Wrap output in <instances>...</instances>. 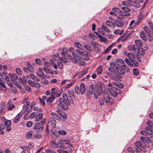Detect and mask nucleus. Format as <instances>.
Returning a JSON list of instances; mask_svg holds the SVG:
<instances>
[{
  "instance_id": "nucleus-55",
  "label": "nucleus",
  "mask_w": 153,
  "mask_h": 153,
  "mask_svg": "<svg viewBox=\"0 0 153 153\" xmlns=\"http://www.w3.org/2000/svg\"><path fill=\"white\" fill-rule=\"evenodd\" d=\"M59 60L62 62L63 63L65 64L67 63L68 60L65 58L61 57L59 58Z\"/></svg>"
},
{
  "instance_id": "nucleus-51",
  "label": "nucleus",
  "mask_w": 153,
  "mask_h": 153,
  "mask_svg": "<svg viewBox=\"0 0 153 153\" xmlns=\"http://www.w3.org/2000/svg\"><path fill=\"white\" fill-rule=\"evenodd\" d=\"M122 69L124 71H126V72H129L130 71V68L128 67L125 64L121 66Z\"/></svg>"
},
{
  "instance_id": "nucleus-48",
  "label": "nucleus",
  "mask_w": 153,
  "mask_h": 153,
  "mask_svg": "<svg viewBox=\"0 0 153 153\" xmlns=\"http://www.w3.org/2000/svg\"><path fill=\"white\" fill-rule=\"evenodd\" d=\"M131 6H133L134 7H140V4L136 2H134L133 1H132L131 3Z\"/></svg>"
},
{
  "instance_id": "nucleus-23",
  "label": "nucleus",
  "mask_w": 153,
  "mask_h": 153,
  "mask_svg": "<svg viewBox=\"0 0 153 153\" xmlns=\"http://www.w3.org/2000/svg\"><path fill=\"white\" fill-rule=\"evenodd\" d=\"M87 53L86 51H84L83 54L81 55L80 58L85 60H89V58L87 56Z\"/></svg>"
},
{
  "instance_id": "nucleus-17",
  "label": "nucleus",
  "mask_w": 153,
  "mask_h": 153,
  "mask_svg": "<svg viewBox=\"0 0 153 153\" xmlns=\"http://www.w3.org/2000/svg\"><path fill=\"white\" fill-rule=\"evenodd\" d=\"M72 140V138H70L68 139H62L59 140V142H61L62 143H64L66 145H69L71 147H73V145L70 143Z\"/></svg>"
},
{
  "instance_id": "nucleus-28",
  "label": "nucleus",
  "mask_w": 153,
  "mask_h": 153,
  "mask_svg": "<svg viewBox=\"0 0 153 153\" xmlns=\"http://www.w3.org/2000/svg\"><path fill=\"white\" fill-rule=\"evenodd\" d=\"M26 78L24 76H22V78L19 77V82L22 84H25L26 83Z\"/></svg>"
},
{
  "instance_id": "nucleus-34",
  "label": "nucleus",
  "mask_w": 153,
  "mask_h": 153,
  "mask_svg": "<svg viewBox=\"0 0 153 153\" xmlns=\"http://www.w3.org/2000/svg\"><path fill=\"white\" fill-rule=\"evenodd\" d=\"M144 144V143L143 142H141L140 141H137L135 143L134 145H135V147L137 146H140L142 147L143 146Z\"/></svg>"
},
{
  "instance_id": "nucleus-50",
  "label": "nucleus",
  "mask_w": 153,
  "mask_h": 153,
  "mask_svg": "<svg viewBox=\"0 0 153 153\" xmlns=\"http://www.w3.org/2000/svg\"><path fill=\"white\" fill-rule=\"evenodd\" d=\"M143 29L146 33L149 35H150L151 30L150 29L147 27L145 26L144 27Z\"/></svg>"
},
{
  "instance_id": "nucleus-4",
  "label": "nucleus",
  "mask_w": 153,
  "mask_h": 153,
  "mask_svg": "<svg viewBox=\"0 0 153 153\" xmlns=\"http://www.w3.org/2000/svg\"><path fill=\"white\" fill-rule=\"evenodd\" d=\"M62 97L64 100L65 101L68 105H69L71 103H73V101L71 97V94L67 95L66 93H64L63 94Z\"/></svg>"
},
{
  "instance_id": "nucleus-62",
  "label": "nucleus",
  "mask_w": 153,
  "mask_h": 153,
  "mask_svg": "<svg viewBox=\"0 0 153 153\" xmlns=\"http://www.w3.org/2000/svg\"><path fill=\"white\" fill-rule=\"evenodd\" d=\"M36 75L40 77L41 78L43 79L45 78L46 77L44 73H42L41 74H39V73L36 74Z\"/></svg>"
},
{
  "instance_id": "nucleus-1",
  "label": "nucleus",
  "mask_w": 153,
  "mask_h": 153,
  "mask_svg": "<svg viewBox=\"0 0 153 153\" xmlns=\"http://www.w3.org/2000/svg\"><path fill=\"white\" fill-rule=\"evenodd\" d=\"M75 93L77 94H83L85 92V85L82 83L80 86L77 85L75 86L74 88Z\"/></svg>"
},
{
  "instance_id": "nucleus-43",
  "label": "nucleus",
  "mask_w": 153,
  "mask_h": 153,
  "mask_svg": "<svg viewBox=\"0 0 153 153\" xmlns=\"http://www.w3.org/2000/svg\"><path fill=\"white\" fill-rule=\"evenodd\" d=\"M75 46L77 48L81 50H83V47L82 45L78 42H75Z\"/></svg>"
},
{
  "instance_id": "nucleus-2",
  "label": "nucleus",
  "mask_w": 153,
  "mask_h": 153,
  "mask_svg": "<svg viewBox=\"0 0 153 153\" xmlns=\"http://www.w3.org/2000/svg\"><path fill=\"white\" fill-rule=\"evenodd\" d=\"M50 145L53 147L58 148H64L65 147V145L62 143L61 142H56L55 140L51 141L50 143Z\"/></svg>"
},
{
  "instance_id": "nucleus-20",
  "label": "nucleus",
  "mask_w": 153,
  "mask_h": 153,
  "mask_svg": "<svg viewBox=\"0 0 153 153\" xmlns=\"http://www.w3.org/2000/svg\"><path fill=\"white\" fill-rule=\"evenodd\" d=\"M120 84V83L119 82H116L114 81L112 82V83H109L108 84V85L110 87L112 88H113L114 89H115V90L117 91L119 90V89L116 88L114 86V85H115L116 86L118 87L119 85V84Z\"/></svg>"
},
{
  "instance_id": "nucleus-46",
  "label": "nucleus",
  "mask_w": 153,
  "mask_h": 153,
  "mask_svg": "<svg viewBox=\"0 0 153 153\" xmlns=\"http://www.w3.org/2000/svg\"><path fill=\"white\" fill-rule=\"evenodd\" d=\"M140 36L141 38L144 40H146V34L144 31H141L140 32Z\"/></svg>"
},
{
  "instance_id": "nucleus-35",
  "label": "nucleus",
  "mask_w": 153,
  "mask_h": 153,
  "mask_svg": "<svg viewBox=\"0 0 153 153\" xmlns=\"http://www.w3.org/2000/svg\"><path fill=\"white\" fill-rule=\"evenodd\" d=\"M117 62L118 65L121 66H122L123 65L125 64L123 60L121 59H118L117 60Z\"/></svg>"
},
{
  "instance_id": "nucleus-6",
  "label": "nucleus",
  "mask_w": 153,
  "mask_h": 153,
  "mask_svg": "<svg viewBox=\"0 0 153 153\" xmlns=\"http://www.w3.org/2000/svg\"><path fill=\"white\" fill-rule=\"evenodd\" d=\"M30 103V102H27V104H24L23 106V109L24 111V114L26 115L30 113L32 110L31 108L28 106Z\"/></svg>"
},
{
  "instance_id": "nucleus-8",
  "label": "nucleus",
  "mask_w": 153,
  "mask_h": 153,
  "mask_svg": "<svg viewBox=\"0 0 153 153\" xmlns=\"http://www.w3.org/2000/svg\"><path fill=\"white\" fill-rule=\"evenodd\" d=\"M124 61L129 66L137 67L139 65V63L133 59L132 60H129L127 58H126Z\"/></svg>"
},
{
  "instance_id": "nucleus-14",
  "label": "nucleus",
  "mask_w": 153,
  "mask_h": 153,
  "mask_svg": "<svg viewBox=\"0 0 153 153\" xmlns=\"http://www.w3.org/2000/svg\"><path fill=\"white\" fill-rule=\"evenodd\" d=\"M28 82L29 85L31 87H35L37 88H39L41 86L40 84L37 82H34L30 80H28Z\"/></svg>"
},
{
  "instance_id": "nucleus-44",
  "label": "nucleus",
  "mask_w": 153,
  "mask_h": 153,
  "mask_svg": "<svg viewBox=\"0 0 153 153\" xmlns=\"http://www.w3.org/2000/svg\"><path fill=\"white\" fill-rule=\"evenodd\" d=\"M101 28L106 33H110V30L105 26L104 25H102L101 27Z\"/></svg>"
},
{
  "instance_id": "nucleus-15",
  "label": "nucleus",
  "mask_w": 153,
  "mask_h": 153,
  "mask_svg": "<svg viewBox=\"0 0 153 153\" xmlns=\"http://www.w3.org/2000/svg\"><path fill=\"white\" fill-rule=\"evenodd\" d=\"M143 46L141 47L137 46L135 52L141 55H143L145 53V51L143 49Z\"/></svg>"
},
{
  "instance_id": "nucleus-24",
  "label": "nucleus",
  "mask_w": 153,
  "mask_h": 153,
  "mask_svg": "<svg viewBox=\"0 0 153 153\" xmlns=\"http://www.w3.org/2000/svg\"><path fill=\"white\" fill-rule=\"evenodd\" d=\"M1 91L5 93L7 90L6 88V86L4 85V83L1 82L0 81V91Z\"/></svg>"
},
{
  "instance_id": "nucleus-58",
  "label": "nucleus",
  "mask_w": 153,
  "mask_h": 153,
  "mask_svg": "<svg viewBox=\"0 0 153 153\" xmlns=\"http://www.w3.org/2000/svg\"><path fill=\"white\" fill-rule=\"evenodd\" d=\"M122 4L125 6H128V7H130L131 6V3L129 2L126 1H123L122 2Z\"/></svg>"
},
{
  "instance_id": "nucleus-25",
  "label": "nucleus",
  "mask_w": 153,
  "mask_h": 153,
  "mask_svg": "<svg viewBox=\"0 0 153 153\" xmlns=\"http://www.w3.org/2000/svg\"><path fill=\"white\" fill-rule=\"evenodd\" d=\"M114 90V89H113L112 88H110L108 89V90L112 95L113 97H115L117 96V92L116 91H117L116 90L115 91Z\"/></svg>"
},
{
  "instance_id": "nucleus-7",
  "label": "nucleus",
  "mask_w": 153,
  "mask_h": 153,
  "mask_svg": "<svg viewBox=\"0 0 153 153\" xmlns=\"http://www.w3.org/2000/svg\"><path fill=\"white\" fill-rule=\"evenodd\" d=\"M104 98L105 102L111 105L114 104V100L112 98L110 97L108 93L105 92L104 95Z\"/></svg>"
},
{
  "instance_id": "nucleus-52",
  "label": "nucleus",
  "mask_w": 153,
  "mask_h": 153,
  "mask_svg": "<svg viewBox=\"0 0 153 153\" xmlns=\"http://www.w3.org/2000/svg\"><path fill=\"white\" fill-rule=\"evenodd\" d=\"M33 134V132L32 131H29L27 133L26 135V137L27 138L29 139L31 137Z\"/></svg>"
},
{
  "instance_id": "nucleus-57",
  "label": "nucleus",
  "mask_w": 153,
  "mask_h": 153,
  "mask_svg": "<svg viewBox=\"0 0 153 153\" xmlns=\"http://www.w3.org/2000/svg\"><path fill=\"white\" fill-rule=\"evenodd\" d=\"M60 57L59 55L57 54H55L52 56V58L53 59L56 61L58 60L59 59V60Z\"/></svg>"
},
{
  "instance_id": "nucleus-31",
  "label": "nucleus",
  "mask_w": 153,
  "mask_h": 153,
  "mask_svg": "<svg viewBox=\"0 0 153 153\" xmlns=\"http://www.w3.org/2000/svg\"><path fill=\"white\" fill-rule=\"evenodd\" d=\"M57 112L61 117L63 118L64 119H66L67 118V115L64 112L60 111L59 110H57Z\"/></svg>"
},
{
  "instance_id": "nucleus-63",
  "label": "nucleus",
  "mask_w": 153,
  "mask_h": 153,
  "mask_svg": "<svg viewBox=\"0 0 153 153\" xmlns=\"http://www.w3.org/2000/svg\"><path fill=\"white\" fill-rule=\"evenodd\" d=\"M122 10L125 11V12H128L130 11V9L127 7H122Z\"/></svg>"
},
{
  "instance_id": "nucleus-37",
  "label": "nucleus",
  "mask_w": 153,
  "mask_h": 153,
  "mask_svg": "<svg viewBox=\"0 0 153 153\" xmlns=\"http://www.w3.org/2000/svg\"><path fill=\"white\" fill-rule=\"evenodd\" d=\"M115 24L116 25L119 27H122L124 25L123 22L118 20H116L115 21Z\"/></svg>"
},
{
  "instance_id": "nucleus-41",
  "label": "nucleus",
  "mask_w": 153,
  "mask_h": 153,
  "mask_svg": "<svg viewBox=\"0 0 153 153\" xmlns=\"http://www.w3.org/2000/svg\"><path fill=\"white\" fill-rule=\"evenodd\" d=\"M106 24L107 26L113 28L114 27L113 23L110 21L107 20L106 22Z\"/></svg>"
},
{
  "instance_id": "nucleus-54",
  "label": "nucleus",
  "mask_w": 153,
  "mask_h": 153,
  "mask_svg": "<svg viewBox=\"0 0 153 153\" xmlns=\"http://www.w3.org/2000/svg\"><path fill=\"white\" fill-rule=\"evenodd\" d=\"M136 46L134 45V46H132V45H129L128 46V49L131 51H133L135 52V50L136 49Z\"/></svg>"
},
{
  "instance_id": "nucleus-38",
  "label": "nucleus",
  "mask_w": 153,
  "mask_h": 153,
  "mask_svg": "<svg viewBox=\"0 0 153 153\" xmlns=\"http://www.w3.org/2000/svg\"><path fill=\"white\" fill-rule=\"evenodd\" d=\"M96 35L100 37V39L101 41L102 42H105L107 40V39L104 36H101L98 33H96Z\"/></svg>"
},
{
  "instance_id": "nucleus-59",
  "label": "nucleus",
  "mask_w": 153,
  "mask_h": 153,
  "mask_svg": "<svg viewBox=\"0 0 153 153\" xmlns=\"http://www.w3.org/2000/svg\"><path fill=\"white\" fill-rule=\"evenodd\" d=\"M98 31L99 33L103 35H104L105 34L104 31H103V30L101 28V27L98 28Z\"/></svg>"
},
{
  "instance_id": "nucleus-22",
  "label": "nucleus",
  "mask_w": 153,
  "mask_h": 153,
  "mask_svg": "<svg viewBox=\"0 0 153 153\" xmlns=\"http://www.w3.org/2000/svg\"><path fill=\"white\" fill-rule=\"evenodd\" d=\"M9 77H10L12 81L14 80H16L18 79V77L15 74H11L9 73L8 74Z\"/></svg>"
},
{
  "instance_id": "nucleus-12",
  "label": "nucleus",
  "mask_w": 153,
  "mask_h": 153,
  "mask_svg": "<svg viewBox=\"0 0 153 153\" xmlns=\"http://www.w3.org/2000/svg\"><path fill=\"white\" fill-rule=\"evenodd\" d=\"M72 55L73 56H72L71 60L73 63H77L79 59V56L76 53H72Z\"/></svg>"
},
{
  "instance_id": "nucleus-30",
  "label": "nucleus",
  "mask_w": 153,
  "mask_h": 153,
  "mask_svg": "<svg viewBox=\"0 0 153 153\" xmlns=\"http://www.w3.org/2000/svg\"><path fill=\"white\" fill-rule=\"evenodd\" d=\"M84 47L85 49L88 51H90V48L91 47L90 44L88 42L85 43H84Z\"/></svg>"
},
{
  "instance_id": "nucleus-42",
  "label": "nucleus",
  "mask_w": 153,
  "mask_h": 153,
  "mask_svg": "<svg viewBox=\"0 0 153 153\" xmlns=\"http://www.w3.org/2000/svg\"><path fill=\"white\" fill-rule=\"evenodd\" d=\"M97 74L98 75L100 74L102 71V67L99 66L97 70Z\"/></svg>"
},
{
  "instance_id": "nucleus-16",
  "label": "nucleus",
  "mask_w": 153,
  "mask_h": 153,
  "mask_svg": "<svg viewBox=\"0 0 153 153\" xmlns=\"http://www.w3.org/2000/svg\"><path fill=\"white\" fill-rule=\"evenodd\" d=\"M94 93L93 86L92 85H91L89 87L87 96L90 98L91 97V95H92Z\"/></svg>"
},
{
  "instance_id": "nucleus-60",
  "label": "nucleus",
  "mask_w": 153,
  "mask_h": 153,
  "mask_svg": "<svg viewBox=\"0 0 153 153\" xmlns=\"http://www.w3.org/2000/svg\"><path fill=\"white\" fill-rule=\"evenodd\" d=\"M112 10L114 12H116L117 13H119L121 11L119 8L116 7H114L112 9Z\"/></svg>"
},
{
  "instance_id": "nucleus-21",
  "label": "nucleus",
  "mask_w": 153,
  "mask_h": 153,
  "mask_svg": "<svg viewBox=\"0 0 153 153\" xmlns=\"http://www.w3.org/2000/svg\"><path fill=\"white\" fill-rule=\"evenodd\" d=\"M51 115L52 117L51 118H54L56 120L61 121V118L59 117V116L56 113L54 112H51Z\"/></svg>"
},
{
  "instance_id": "nucleus-45",
  "label": "nucleus",
  "mask_w": 153,
  "mask_h": 153,
  "mask_svg": "<svg viewBox=\"0 0 153 153\" xmlns=\"http://www.w3.org/2000/svg\"><path fill=\"white\" fill-rule=\"evenodd\" d=\"M127 56L129 59H130L129 60H132L135 58V56L132 54L131 53H127Z\"/></svg>"
},
{
  "instance_id": "nucleus-49",
  "label": "nucleus",
  "mask_w": 153,
  "mask_h": 153,
  "mask_svg": "<svg viewBox=\"0 0 153 153\" xmlns=\"http://www.w3.org/2000/svg\"><path fill=\"white\" fill-rule=\"evenodd\" d=\"M45 152H43L42 153H57L54 151L50 149H47L45 150Z\"/></svg>"
},
{
  "instance_id": "nucleus-32",
  "label": "nucleus",
  "mask_w": 153,
  "mask_h": 153,
  "mask_svg": "<svg viewBox=\"0 0 153 153\" xmlns=\"http://www.w3.org/2000/svg\"><path fill=\"white\" fill-rule=\"evenodd\" d=\"M50 97H49L46 100V102L48 103H49L53 102L55 99V96H53V95H50Z\"/></svg>"
},
{
  "instance_id": "nucleus-5",
  "label": "nucleus",
  "mask_w": 153,
  "mask_h": 153,
  "mask_svg": "<svg viewBox=\"0 0 153 153\" xmlns=\"http://www.w3.org/2000/svg\"><path fill=\"white\" fill-rule=\"evenodd\" d=\"M111 67L108 70L111 72L115 74L117 71H118V67L117 65L115 62H112L110 64Z\"/></svg>"
},
{
  "instance_id": "nucleus-53",
  "label": "nucleus",
  "mask_w": 153,
  "mask_h": 153,
  "mask_svg": "<svg viewBox=\"0 0 153 153\" xmlns=\"http://www.w3.org/2000/svg\"><path fill=\"white\" fill-rule=\"evenodd\" d=\"M62 51L61 52V55L63 56L67 53L68 50L66 48H63L62 49Z\"/></svg>"
},
{
  "instance_id": "nucleus-40",
  "label": "nucleus",
  "mask_w": 153,
  "mask_h": 153,
  "mask_svg": "<svg viewBox=\"0 0 153 153\" xmlns=\"http://www.w3.org/2000/svg\"><path fill=\"white\" fill-rule=\"evenodd\" d=\"M43 115L42 114H40L37 115L35 119V121H39L42 119L43 118Z\"/></svg>"
},
{
  "instance_id": "nucleus-3",
  "label": "nucleus",
  "mask_w": 153,
  "mask_h": 153,
  "mask_svg": "<svg viewBox=\"0 0 153 153\" xmlns=\"http://www.w3.org/2000/svg\"><path fill=\"white\" fill-rule=\"evenodd\" d=\"M102 83L100 82L97 84V85L99 86V88L94 91V97L95 99H97L98 98V95H101L102 94Z\"/></svg>"
},
{
  "instance_id": "nucleus-29",
  "label": "nucleus",
  "mask_w": 153,
  "mask_h": 153,
  "mask_svg": "<svg viewBox=\"0 0 153 153\" xmlns=\"http://www.w3.org/2000/svg\"><path fill=\"white\" fill-rule=\"evenodd\" d=\"M143 135H146L147 133L152 134L153 133L152 130L148 128H145V131H142L140 132Z\"/></svg>"
},
{
  "instance_id": "nucleus-11",
  "label": "nucleus",
  "mask_w": 153,
  "mask_h": 153,
  "mask_svg": "<svg viewBox=\"0 0 153 153\" xmlns=\"http://www.w3.org/2000/svg\"><path fill=\"white\" fill-rule=\"evenodd\" d=\"M33 128L34 129H37V131L40 132L43 130L44 127L43 126H41L40 123L36 122L34 124Z\"/></svg>"
},
{
  "instance_id": "nucleus-56",
  "label": "nucleus",
  "mask_w": 153,
  "mask_h": 153,
  "mask_svg": "<svg viewBox=\"0 0 153 153\" xmlns=\"http://www.w3.org/2000/svg\"><path fill=\"white\" fill-rule=\"evenodd\" d=\"M58 66L59 69H62L63 68V63L61 61L58 62H57Z\"/></svg>"
},
{
  "instance_id": "nucleus-39",
  "label": "nucleus",
  "mask_w": 153,
  "mask_h": 153,
  "mask_svg": "<svg viewBox=\"0 0 153 153\" xmlns=\"http://www.w3.org/2000/svg\"><path fill=\"white\" fill-rule=\"evenodd\" d=\"M114 43H113L110 45L108 48L105 50L104 52L105 53H107L109 52L112 49L113 46L114 45Z\"/></svg>"
},
{
  "instance_id": "nucleus-19",
  "label": "nucleus",
  "mask_w": 153,
  "mask_h": 153,
  "mask_svg": "<svg viewBox=\"0 0 153 153\" xmlns=\"http://www.w3.org/2000/svg\"><path fill=\"white\" fill-rule=\"evenodd\" d=\"M118 73H117L116 74H115V76L117 78H122L123 77L122 74L124 75L125 74V71L123 69H120L119 71L118 70Z\"/></svg>"
},
{
  "instance_id": "nucleus-10",
  "label": "nucleus",
  "mask_w": 153,
  "mask_h": 153,
  "mask_svg": "<svg viewBox=\"0 0 153 153\" xmlns=\"http://www.w3.org/2000/svg\"><path fill=\"white\" fill-rule=\"evenodd\" d=\"M11 122L10 120H7L4 123V126L6 130L7 131H10L12 128L11 127Z\"/></svg>"
},
{
  "instance_id": "nucleus-9",
  "label": "nucleus",
  "mask_w": 153,
  "mask_h": 153,
  "mask_svg": "<svg viewBox=\"0 0 153 153\" xmlns=\"http://www.w3.org/2000/svg\"><path fill=\"white\" fill-rule=\"evenodd\" d=\"M118 15H117V19H124L125 16H129L130 14L128 12H123L122 11L119 13H118Z\"/></svg>"
},
{
  "instance_id": "nucleus-33",
  "label": "nucleus",
  "mask_w": 153,
  "mask_h": 153,
  "mask_svg": "<svg viewBox=\"0 0 153 153\" xmlns=\"http://www.w3.org/2000/svg\"><path fill=\"white\" fill-rule=\"evenodd\" d=\"M67 104L65 103L64 101L59 105V106H60L63 109L67 110L68 108V107L67 105Z\"/></svg>"
},
{
  "instance_id": "nucleus-61",
  "label": "nucleus",
  "mask_w": 153,
  "mask_h": 153,
  "mask_svg": "<svg viewBox=\"0 0 153 153\" xmlns=\"http://www.w3.org/2000/svg\"><path fill=\"white\" fill-rule=\"evenodd\" d=\"M99 104L101 105H103L104 104L103 98L102 97H100L99 99Z\"/></svg>"
},
{
  "instance_id": "nucleus-27",
  "label": "nucleus",
  "mask_w": 153,
  "mask_h": 153,
  "mask_svg": "<svg viewBox=\"0 0 153 153\" xmlns=\"http://www.w3.org/2000/svg\"><path fill=\"white\" fill-rule=\"evenodd\" d=\"M22 114L21 113H19L14 118L13 122L15 123H17L19 120L20 119L21 117Z\"/></svg>"
},
{
  "instance_id": "nucleus-13",
  "label": "nucleus",
  "mask_w": 153,
  "mask_h": 153,
  "mask_svg": "<svg viewBox=\"0 0 153 153\" xmlns=\"http://www.w3.org/2000/svg\"><path fill=\"white\" fill-rule=\"evenodd\" d=\"M56 123L55 119L52 118H50L49 120L48 126H51L52 128H54L56 126Z\"/></svg>"
},
{
  "instance_id": "nucleus-26",
  "label": "nucleus",
  "mask_w": 153,
  "mask_h": 153,
  "mask_svg": "<svg viewBox=\"0 0 153 153\" xmlns=\"http://www.w3.org/2000/svg\"><path fill=\"white\" fill-rule=\"evenodd\" d=\"M5 107V105L4 103H1L0 105V114H3L4 113Z\"/></svg>"
},
{
  "instance_id": "nucleus-64",
  "label": "nucleus",
  "mask_w": 153,
  "mask_h": 153,
  "mask_svg": "<svg viewBox=\"0 0 153 153\" xmlns=\"http://www.w3.org/2000/svg\"><path fill=\"white\" fill-rule=\"evenodd\" d=\"M74 83V81H72L70 83L67 85L65 87V88L67 89V88L70 87L71 85H72Z\"/></svg>"
},
{
  "instance_id": "nucleus-36",
  "label": "nucleus",
  "mask_w": 153,
  "mask_h": 153,
  "mask_svg": "<svg viewBox=\"0 0 153 153\" xmlns=\"http://www.w3.org/2000/svg\"><path fill=\"white\" fill-rule=\"evenodd\" d=\"M130 34H129L126 37H125L124 35H123L121 36L118 39V41H121L122 42H125L126 39V38L128 37V36Z\"/></svg>"
},
{
  "instance_id": "nucleus-47",
  "label": "nucleus",
  "mask_w": 153,
  "mask_h": 153,
  "mask_svg": "<svg viewBox=\"0 0 153 153\" xmlns=\"http://www.w3.org/2000/svg\"><path fill=\"white\" fill-rule=\"evenodd\" d=\"M135 43L136 44V47L137 46L141 47L143 45V44L141 41L139 40H137L135 41Z\"/></svg>"
},
{
  "instance_id": "nucleus-18",
  "label": "nucleus",
  "mask_w": 153,
  "mask_h": 153,
  "mask_svg": "<svg viewBox=\"0 0 153 153\" xmlns=\"http://www.w3.org/2000/svg\"><path fill=\"white\" fill-rule=\"evenodd\" d=\"M7 109L9 111L12 110L15 108L14 105L12 103L11 100H9L8 101L7 104Z\"/></svg>"
}]
</instances>
